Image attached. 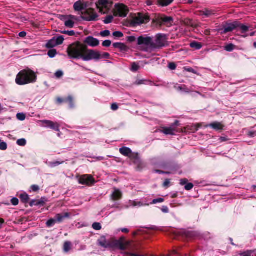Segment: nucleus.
Wrapping results in <instances>:
<instances>
[{
	"instance_id": "obj_1",
	"label": "nucleus",
	"mask_w": 256,
	"mask_h": 256,
	"mask_svg": "<svg viewBox=\"0 0 256 256\" xmlns=\"http://www.w3.org/2000/svg\"><path fill=\"white\" fill-rule=\"evenodd\" d=\"M37 76L36 73L30 68L21 70L17 74L16 82L20 86L27 84L36 82Z\"/></svg>"
},
{
	"instance_id": "obj_2",
	"label": "nucleus",
	"mask_w": 256,
	"mask_h": 256,
	"mask_svg": "<svg viewBox=\"0 0 256 256\" xmlns=\"http://www.w3.org/2000/svg\"><path fill=\"white\" fill-rule=\"evenodd\" d=\"M92 4L90 0H81V19L88 22L96 20L98 15L91 8Z\"/></svg>"
},
{
	"instance_id": "obj_3",
	"label": "nucleus",
	"mask_w": 256,
	"mask_h": 256,
	"mask_svg": "<svg viewBox=\"0 0 256 256\" xmlns=\"http://www.w3.org/2000/svg\"><path fill=\"white\" fill-rule=\"evenodd\" d=\"M138 45L144 52H149L153 50L152 38L147 36H140L138 38Z\"/></svg>"
},
{
	"instance_id": "obj_4",
	"label": "nucleus",
	"mask_w": 256,
	"mask_h": 256,
	"mask_svg": "<svg viewBox=\"0 0 256 256\" xmlns=\"http://www.w3.org/2000/svg\"><path fill=\"white\" fill-rule=\"evenodd\" d=\"M99 52L92 50H83L82 46L81 44V58L84 61L91 60H98L99 58Z\"/></svg>"
},
{
	"instance_id": "obj_5",
	"label": "nucleus",
	"mask_w": 256,
	"mask_h": 256,
	"mask_svg": "<svg viewBox=\"0 0 256 256\" xmlns=\"http://www.w3.org/2000/svg\"><path fill=\"white\" fill-rule=\"evenodd\" d=\"M113 2L110 0H98L96 6L100 12L108 14L112 8Z\"/></svg>"
},
{
	"instance_id": "obj_6",
	"label": "nucleus",
	"mask_w": 256,
	"mask_h": 256,
	"mask_svg": "<svg viewBox=\"0 0 256 256\" xmlns=\"http://www.w3.org/2000/svg\"><path fill=\"white\" fill-rule=\"evenodd\" d=\"M167 38L165 34H158L156 36L154 40H152L153 50L160 49L167 45Z\"/></svg>"
},
{
	"instance_id": "obj_7",
	"label": "nucleus",
	"mask_w": 256,
	"mask_h": 256,
	"mask_svg": "<svg viewBox=\"0 0 256 256\" xmlns=\"http://www.w3.org/2000/svg\"><path fill=\"white\" fill-rule=\"evenodd\" d=\"M68 53L71 58H78L80 56V42L70 44L68 48Z\"/></svg>"
},
{
	"instance_id": "obj_8",
	"label": "nucleus",
	"mask_w": 256,
	"mask_h": 256,
	"mask_svg": "<svg viewBox=\"0 0 256 256\" xmlns=\"http://www.w3.org/2000/svg\"><path fill=\"white\" fill-rule=\"evenodd\" d=\"M174 234L176 236H181L182 238L186 239L194 238L198 236V234L196 232L185 229L180 230L176 232Z\"/></svg>"
},
{
	"instance_id": "obj_9",
	"label": "nucleus",
	"mask_w": 256,
	"mask_h": 256,
	"mask_svg": "<svg viewBox=\"0 0 256 256\" xmlns=\"http://www.w3.org/2000/svg\"><path fill=\"white\" fill-rule=\"evenodd\" d=\"M115 16L126 17L128 12V8L122 4H116L113 10Z\"/></svg>"
},
{
	"instance_id": "obj_10",
	"label": "nucleus",
	"mask_w": 256,
	"mask_h": 256,
	"mask_svg": "<svg viewBox=\"0 0 256 256\" xmlns=\"http://www.w3.org/2000/svg\"><path fill=\"white\" fill-rule=\"evenodd\" d=\"M61 20L64 22V25L70 28L74 26V22L78 20V18L72 15L62 16Z\"/></svg>"
},
{
	"instance_id": "obj_11",
	"label": "nucleus",
	"mask_w": 256,
	"mask_h": 256,
	"mask_svg": "<svg viewBox=\"0 0 256 256\" xmlns=\"http://www.w3.org/2000/svg\"><path fill=\"white\" fill-rule=\"evenodd\" d=\"M149 18L148 16L142 14H138V16L132 19V24L134 26H136L143 23L147 22Z\"/></svg>"
},
{
	"instance_id": "obj_12",
	"label": "nucleus",
	"mask_w": 256,
	"mask_h": 256,
	"mask_svg": "<svg viewBox=\"0 0 256 256\" xmlns=\"http://www.w3.org/2000/svg\"><path fill=\"white\" fill-rule=\"evenodd\" d=\"M130 158L136 166V168L138 170H141L144 167V164L142 162L138 154L135 153L131 154L130 156Z\"/></svg>"
},
{
	"instance_id": "obj_13",
	"label": "nucleus",
	"mask_w": 256,
	"mask_h": 256,
	"mask_svg": "<svg viewBox=\"0 0 256 256\" xmlns=\"http://www.w3.org/2000/svg\"><path fill=\"white\" fill-rule=\"evenodd\" d=\"M40 122L42 124L43 126L50 128L56 132L60 130V125L57 122H54L48 120H42L40 121Z\"/></svg>"
},
{
	"instance_id": "obj_14",
	"label": "nucleus",
	"mask_w": 256,
	"mask_h": 256,
	"mask_svg": "<svg viewBox=\"0 0 256 256\" xmlns=\"http://www.w3.org/2000/svg\"><path fill=\"white\" fill-rule=\"evenodd\" d=\"M239 22H234L232 23H228L226 24L224 26L223 28V33L226 34L228 32H232L234 29L238 28V26H239Z\"/></svg>"
},
{
	"instance_id": "obj_15",
	"label": "nucleus",
	"mask_w": 256,
	"mask_h": 256,
	"mask_svg": "<svg viewBox=\"0 0 256 256\" xmlns=\"http://www.w3.org/2000/svg\"><path fill=\"white\" fill-rule=\"evenodd\" d=\"M81 184H86L87 186H91L94 184L95 180L90 175H83L81 176Z\"/></svg>"
},
{
	"instance_id": "obj_16",
	"label": "nucleus",
	"mask_w": 256,
	"mask_h": 256,
	"mask_svg": "<svg viewBox=\"0 0 256 256\" xmlns=\"http://www.w3.org/2000/svg\"><path fill=\"white\" fill-rule=\"evenodd\" d=\"M117 248L120 250H124V248L123 246L117 240L112 238L108 240V248Z\"/></svg>"
},
{
	"instance_id": "obj_17",
	"label": "nucleus",
	"mask_w": 256,
	"mask_h": 256,
	"mask_svg": "<svg viewBox=\"0 0 256 256\" xmlns=\"http://www.w3.org/2000/svg\"><path fill=\"white\" fill-rule=\"evenodd\" d=\"M84 42L92 47H96L99 45V40L92 36H88L84 40Z\"/></svg>"
},
{
	"instance_id": "obj_18",
	"label": "nucleus",
	"mask_w": 256,
	"mask_h": 256,
	"mask_svg": "<svg viewBox=\"0 0 256 256\" xmlns=\"http://www.w3.org/2000/svg\"><path fill=\"white\" fill-rule=\"evenodd\" d=\"M47 201L48 200L46 198L42 197L40 200H34L30 201L29 204L30 206H44Z\"/></svg>"
},
{
	"instance_id": "obj_19",
	"label": "nucleus",
	"mask_w": 256,
	"mask_h": 256,
	"mask_svg": "<svg viewBox=\"0 0 256 256\" xmlns=\"http://www.w3.org/2000/svg\"><path fill=\"white\" fill-rule=\"evenodd\" d=\"M161 132L166 135H174L175 132H176V128H172V126L168 128L164 127L162 128Z\"/></svg>"
},
{
	"instance_id": "obj_20",
	"label": "nucleus",
	"mask_w": 256,
	"mask_h": 256,
	"mask_svg": "<svg viewBox=\"0 0 256 256\" xmlns=\"http://www.w3.org/2000/svg\"><path fill=\"white\" fill-rule=\"evenodd\" d=\"M199 15L200 16H205L206 18L210 17L214 14V10L206 8L204 10L198 12Z\"/></svg>"
},
{
	"instance_id": "obj_21",
	"label": "nucleus",
	"mask_w": 256,
	"mask_h": 256,
	"mask_svg": "<svg viewBox=\"0 0 256 256\" xmlns=\"http://www.w3.org/2000/svg\"><path fill=\"white\" fill-rule=\"evenodd\" d=\"M174 88L176 90L186 93H189L190 92L186 85H180L178 84H176L174 86Z\"/></svg>"
},
{
	"instance_id": "obj_22",
	"label": "nucleus",
	"mask_w": 256,
	"mask_h": 256,
	"mask_svg": "<svg viewBox=\"0 0 256 256\" xmlns=\"http://www.w3.org/2000/svg\"><path fill=\"white\" fill-rule=\"evenodd\" d=\"M69 216V214L68 212L59 214L56 216L55 218L56 222H62L66 218Z\"/></svg>"
},
{
	"instance_id": "obj_23",
	"label": "nucleus",
	"mask_w": 256,
	"mask_h": 256,
	"mask_svg": "<svg viewBox=\"0 0 256 256\" xmlns=\"http://www.w3.org/2000/svg\"><path fill=\"white\" fill-rule=\"evenodd\" d=\"M120 154L124 156H128L130 158V156L133 154L131 150L126 147H122L120 149Z\"/></svg>"
},
{
	"instance_id": "obj_24",
	"label": "nucleus",
	"mask_w": 256,
	"mask_h": 256,
	"mask_svg": "<svg viewBox=\"0 0 256 256\" xmlns=\"http://www.w3.org/2000/svg\"><path fill=\"white\" fill-rule=\"evenodd\" d=\"M208 126L211 127L216 130H222L224 128V126L221 123L218 122H214L212 123L209 125L206 126V127Z\"/></svg>"
},
{
	"instance_id": "obj_25",
	"label": "nucleus",
	"mask_w": 256,
	"mask_h": 256,
	"mask_svg": "<svg viewBox=\"0 0 256 256\" xmlns=\"http://www.w3.org/2000/svg\"><path fill=\"white\" fill-rule=\"evenodd\" d=\"M114 48H118L121 51H126L128 50V48L124 44L121 42H116L112 44Z\"/></svg>"
},
{
	"instance_id": "obj_26",
	"label": "nucleus",
	"mask_w": 256,
	"mask_h": 256,
	"mask_svg": "<svg viewBox=\"0 0 256 256\" xmlns=\"http://www.w3.org/2000/svg\"><path fill=\"white\" fill-rule=\"evenodd\" d=\"M98 244L102 247L106 248H108V240H106L104 236H102L98 240Z\"/></svg>"
},
{
	"instance_id": "obj_27",
	"label": "nucleus",
	"mask_w": 256,
	"mask_h": 256,
	"mask_svg": "<svg viewBox=\"0 0 256 256\" xmlns=\"http://www.w3.org/2000/svg\"><path fill=\"white\" fill-rule=\"evenodd\" d=\"M117 240L119 241L120 242L123 246L124 248V250H126L130 245L131 242L130 241H126L125 238L124 236L120 238V239Z\"/></svg>"
},
{
	"instance_id": "obj_28",
	"label": "nucleus",
	"mask_w": 256,
	"mask_h": 256,
	"mask_svg": "<svg viewBox=\"0 0 256 256\" xmlns=\"http://www.w3.org/2000/svg\"><path fill=\"white\" fill-rule=\"evenodd\" d=\"M160 21L164 24H171L173 21V18L171 16H163L160 18Z\"/></svg>"
},
{
	"instance_id": "obj_29",
	"label": "nucleus",
	"mask_w": 256,
	"mask_h": 256,
	"mask_svg": "<svg viewBox=\"0 0 256 256\" xmlns=\"http://www.w3.org/2000/svg\"><path fill=\"white\" fill-rule=\"evenodd\" d=\"M174 0H157L158 4L162 6H166L170 4Z\"/></svg>"
},
{
	"instance_id": "obj_30",
	"label": "nucleus",
	"mask_w": 256,
	"mask_h": 256,
	"mask_svg": "<svg viewBox=\"0 0 256 256\" xmlns=\"http://www.w3.org/2000/svg\"><path fill=\"white\" fill-rule=\"evenodd\" d=\"M68 104L70 108H72L74 107V102L73 98L70 96L67 98H64V102Z\"/></svg>"
},
{
	"instance_id": "obj_31",
	"label": "nucleus",
	"mask_w": 256,
	"mask_h": 256,
	"mask_svg": "<svg viewBox=\"0 0 256 256\" xmlns=\"http://www.w3.org/2000/svg\"><path fill=\"white\" fill-rule=\"evenodd\" d=\"M20 198L22 202L24 204H26L30 200L28 195L26 193H22L20 194Z\"/></svg>"
},
{
	"instance_id": "obj_32",
	"label": "nucleus",
	"mask_w": 256,
	"mask_h": 256,
	"mask_svg": "<svg viewBox=\"0 0 256 256\" xmlns=\"http://www.w3.org/2000/svg\"><path fill=\"white\" fill-rule=\"evenodd\" d=\"M57 46L56 42L55 39L53 38L50 40H48L46 44V47L48 48H53Z\"/></svg>"
},
{
	"instance_id": "obj_33",
	"label": "nucleus",
	"mask_w": 256,
	"mask_h": 256,
	"mask_svg": "<svg viewBox=\"0 0 256 256\" xmlns=\"http://www.w3.org/2000/svg\"><path fill=\"white\" fill-rule=\"evenodd\" d=\"M190 46L192 48H194L196 50L200 49L202 47V45L200 43L196 42H191Z\"/></svg>"
},
{
	"instance_id": "obj_34",
	"label": "nucleus",
	"mask_w": 256,
	"mask_h": 256,
	"mask_svg": "<svg viewBox=\"0 0 256 256\" xmlns=\"http://www.w3.org/2000/svg\"><path fill=\"white\" fill-rule=\"evenodd\" d=\"M122 198V193H112L111 198L113 200H118Z\"/></svg>"
},
{
	"instance_id": "obj_35",
	"label": "nucleus",
	"mask_w": 256,
	"mask_h": 256,
	"mask_svg": "<svg viewBox=\"0 0 256 256\" xmlns=\"http://www.w3.org/2000/svg\"><path fill=\"white\" fill-rule=\"evenodd\" d=\"M183 22H184V24L188 26H190L192 27H194L196 26V25L194 24L193 21L190 18L184 19L183 20Z\"/></svg>"
},
{
	"instance_id": "obj_36",
	"label": "nucleus",
	"mask_w": 256,
	"mask_h": 256,
	"mask_svg": "<svg viewBox=\"0 0 256 256\" xmlns=\"http://www.w3.org/2000/svg\"><path fill=\"white\" fill-rule=\"evenodd\" d=\"M239 25L240 26H238V28H240L242 34L246 33V32H248V30L249 28H250V26L244 25L242 24H241L240 22H239Z\"/></svg>"
},
{
	"instance_id": "obj_37",
	"label": "nucleus",
	"mask_w": 256,
	"mask_h": 256,
	"mask_svg": "<svg viewBox=\"0 0 256 256\" xmlns=\"http://www.w3.org/2000/svg\"><path fill=\"white\" fill-rule=\"evenodd\" d=\"M54 38L55 39V41L56 42L57 46L62 44L64 40V38L62 36H59L58 37H54Z\"/></svg>"
},
{
	"instance_id": "obj_38",
	"label": "nucleus",
	"mask_w": 256,
	"mask_h": 256,
	"mask_svg": "<svg viewBox=\"0 0 256 256\" xmlns=\"http://www.w3.org/2000/svg\"><path fill=\"white\" fill-rule=\"evenodd\" d=\"M71 244L69 242H66L64 244V250L68 252L70 249Z\"/></svg>"
},
{
	"instance_id": "obj_39",
	"label": "nucleus",
	"mask_w": 256,
	"mask_h": 256,
	"mask_svg": "<svg viewBox=\"0 0 256 256\" xmlns=\"http://www.w3.org/2000/svg\"><path fill=\"white\" fill-rule=\"evenodd\" d=\"M56 54V50L55 49H51L48 50V55L50 58H54Z\"/></svg>"
},
{
	"instance_id": "obj_40",
	"label": "nucleus",
	"mask_w": 256,
	"mask_h": 256,
	"mask_svg": "<svg viewBox=\"0 0 256 256\" xmlns=\"http://www.w3.org/2000/svg\"><path fill=\"white\" fill-rule=\"evenodd\" d=\"M16 144L22 146H24L26 144V141L24 138H20L17 140Z\"/></svg>"
},
{
	"instance_id": "obj_41",
	"label": "nucleus",
	"mask_w": 256,
	"mask_h": 256,
	"mask_svg": "<svg viewBox=\"0 0 256 256\" xmlns=\"http://www.w3.org/2000/svg\"><path fill=\"white\" fill-rule=\"evenodd\" d=\"M56 219L54 220V219L51 218L47 221V222L46 223V226L48 227H52L56 224Z\"/></svg>"
},
{
	"instance_id": "obj_42",
	"label": "nucleus",
	"mask_w": 256,
	"mask_h": 256,
	"mask_svg": "<svg viewBox=\"0 0 256 256\" xmlns=\"http://www.w3.org/2000/svg\"><path fill=\"white\" fill-rule=\"evenodd\" d=\"M98 57H99L98 60L100 59L108 58L110 57V54L108 52H104L101 54L99 52V56Z\"/></svg>"
},
{
	"instance_id": "obj_43",
	"label": "nucleus",
	"mask_w": 256,
	"mask_h": 256,
	"mask_svg": "<svg viewBox=\"0 0 256 256\" xmlns=\"http://www.w3.org/2000/svg\"><path fill=\"white\" fill-rule=\"evenodd\" d=\"M234 46H235L233 44H230L226 45L224 47V49H225V50H226L228 52H232L234 50Z\"/></svg>"
},
{
	"instance_id": "obj_44",
	"label": "nucleus",
	"mask_w": 256,
	"mask_h": 256,
	"mask_svg": "<svg viewBox=\"0 0 256 256\" xmlns=\"http://www.w3.org/2000/svg\"><path fill=\"white\" fill-rule=\"evenodd\" d=\"M113 18L114 17L112 16H108L106 18L105 20H104V22L105 24H110L112 22Z\"/></svg>"
},
{
	"instance_id": "obj_45",
	"label": "nucleus",
	"mask_w": 256,
	"mask_h": 256,
	"mask_svg": "<svg viewBox=\"0 0 256 256\" xmlns=\"http://www.w3.org/2000/svg\"><path fill=\"white\" fill-rule=\"evenodd\" d=\"M92 228L94 230H101V228H102L101 225H100V223H99V222L94 223L92 225Z\"/></svg>"
},
{
	"instance_id": "obj_46",
	"label": "nucleus",
	"mask_w": 256,
	"mask_h": 256,
	"mask_svg": "<svg viewBox=\"0 0 256 256\" xmlns=\"http://www.w3.org/2000/svg\"><path fill=\"white\" fill-rule=\"evenodd\" d=\"M63 162H60L58 161L50 162H49V166L52 168H54V167L58 166L60 164H62Z\"/></svg>"
},
{
	"instance_id": "obj_47",
	"label": "nucleus",
	"mask_w": 256,
	"mask_h": 256,
	"mask_svg": "<svg viewBox=\"0 0 256 256\" xmlns=\"http://www.w3.org/2000/svg\"><path fill=\"white\" fill-rule=\"evenodd\" d=\"M64 76V72L61 70H58L54 74V76L56 78H60Z\"/></svg>"
},
{
	"instance_id": "obj_48",
	"label": "nucleus",
	"mask_w": 256,
	"mask_h": 256,
	"mask_svg": "<svg viewBox=\"0 0 256 256\" xmlns=\"http://www.w3.org/2000/svg\"><path fill=\"white\" fill-rule=\"evenodd\" d=\"M164 202V199L162 198H156L152 200V201L150 202V204H156L157 203H160Z\"/></svg>"
},
{
	"instance_id": "obj_49",
	"label": "nucleus",
	"mask_w": 256,
	"mask_h": 256,
	"mask_svg": "<svg viewBox=\"0 0 256 256\" xmlns=\"http://www.w3.org/2000/svg\"><path fill=\"white\" fill-rule=\"evenodd\" d=\"M140 68V66L136 63L134 62L132 65L131 70L133 72H136Z\"/></svg>"
},
{
	"instance_id": "obj_50",
	"label": "nucleus",
	"mask_w": 256,
	"mask_h": 256,
	"mask_svg": "<svg viewBox=\"0 0 256 256\" xmlns=\"http://www.w3.org/2000/svg\"><path fill=\"white\" fill-rule=\"evenodd\" d=\"M8 146L6 142H0V150H5L7 149Z\"/></svg>"
},
{
	"instance_id": "obj_51",
	"label": "nucleus",
	"mask_w": 256,
	"mask_h": 256,
	"mask_svg": "<svg viewBox=\"0 0 256 256\" xmlns=\"http://www.w3.org/2000/svg\"><path fill=\"white\" fill-rule=\"evenodd\" d=\"M60 32L62 34H66L68 36H72L74 35V32L73 30H64L61 31Z\"/></svg>"
},
{
	"instance_id": "obj_52",
	"label": "nucleus",
	"mask_w": 256,
	"mask_h": 256,
	"mask_svg": "<svg viewBox=\"0 0 256 256\" xmlns=\"http://www.w3.org/2000/svg\"><path fill=\"white\" fill-rule=\"evenodd\" d=\"M16 118L18 120H24L26 118V116L23 113H18L16 114Z\"/></svg>"
},
{
	"instance_id": "obj_53",
	"label": "nucleus",
	"mask_w": 256,
	"mask_h": 256,
	"mask_svg": "<svg viewBox=\"0 0 256 256\" xmlns=\"http://www.w3.org/2000/svg\"><path fill=\"white\" fill-rule=\"evenodd\" d=\"M112 35L114 37L122 38L124 36L122 32L119 31L114 32L112 33Z\"/></svg>"
},
{
	"instance_id": "obj_54",
	"label": "nucleus",
	"mask_w": 256,
	"mask_h": 256,
	"mask_svg": "<svg viewBox=\"0 0 256 256\" xmlns=\"http://www.w3.org/2000/svg\"><path fill=\"white\" fill-rule=\"evenodd\" d=\"M74 7L76 11L78 12H80V0L76 2L74 4Z\"/></svg>"
},
{
	"instance_id": "obj_55",
	"label": "nucleus",
	"mask_w": 256,
	"mask_h": 256,
	"mask_svg": "<svg viewBox=\"0 0 256 256\" xmlns=\"http://www.w3.org/2000/svg\"><path fill=\"white\" fill-rule=\"evenodd\" d=\"M100 35L102 37H106L110 35V32L108 30L102 31L100 33Z\"/></svg>"
},
{
	"instance_id": "obj_56",
	"label": "nucleus",
	"mask_w": 256,
	"mask_h": 256,
	"mask_svg": "<svg viewBox=\"0 0 256 256\" xmlns=\"http://www.w3.org/2000/svg\"><path fill=\"white\" fill-rule=\"evenodd\" d=\"M11 203L13 206H16L18 205L19 200L16 198H13L11 199Z\"/></svg>"
},
{
	"instance_id": "obj_57",
	"label": "nucleus",
	"mask_w": 256,
	"mask_h": 256,
	"mask_svg": "<svg viewBox=\"0 0 256 256\" xmlns=\"http://www.w3.org/2000/svg\"><path fill=\"white\" fill-rule=\"evenodd\" d=\"M193 187L194 185L192 183L186 184L184 186L186 190H190Z\"/></svg>"
},
{
	"instance_id": "obj_58",
	"label": "nucleus",
	"mask_w": 256,
	"mask_h": 256,
	"mask_svg": "<svg viewBox=\"0 0 256 256\" xmlns=\"http://www.w3.org/2000/svg\"><path fill=\"white\" fill-rule=\"evenodd\" d=\"M169 256H180L179 254L176 250H172L169 252Z\"/></svg>"
},
{
	"instance_id": "obj_59",
	"label": "nucleus",
	"mask_w": 256,
	"mask_h": 256,
	"mask_svg": "<svg viewBox=\"0 0 256 256\" xmlns=\"http://www.w3.org/2000/svg\"><path fill=\"white\" fill-rule=\"evenodd\" d=\"M112 42L110 40H106L103 42L102 45L104 47H108L110 46Z\"/></svg>"
},
{
	"instance_id": "obj_60",
	"label": "nucleus",
	"mask_w": 256,
	"mask_h": 256,
	"mask_svg": "<svg viewBox=\"0 0 256 256\" xmlns=\"http://www.w3.org/2000/svg\"><path fill=\"white\" fill-rule=\"evenodd\" d=\"M136 38L134 36H130L127 37V40L130 42H132L136 41Z\"/></svg>"
},
{
	"instance_id": "obj_61",
	"label": "nucleus",
	"mask_w": 256,
	"mask_h": 256,
	"mask_svg": "<svg viewBox=\"0 0 256 256\" xmlns=\"http://www.w3.org/2000/svg\"><path fill=\"white\" fill-rule=\"evenodd\" d=\"M168 67L171 70H174L176 68V65L174 63L171 62L169 64Z\"/></svg>"
},
{
	"instance_id": "obj_62",
	"label": "nucleus",
	"mask_w": 256,
	"mask_h": 256,
	"mask_svg": "<svg viewBox=\"0 0 256 256\" xmlns=\"http://www.w3.org/2000/svg\"><path fill=\"white\" fill-rule=\"evenodd\" d=\"M31 188L34 192H37L40 190V188L37 185H32L31 186Z\"/></svg>"
},
{
	"instance_id": "obj_63",
	"label": "nucleus",
	"mask_w": 256,
	"mask_h": 256,
	"mask_svg": "<svg viewBox=\"0 0 256 256\" xmlns=\"http://www.w3.org/2000/svg\"><path fill=\"white\" fill-rule=\"evenodd\" d=\"M161 210L164 213H168L169 212V209L167 206H162Z\"/></svg>"
},
{
	"instance_id": "obj_64",
	"label": "nucleus",
	"mask_w": 256,
	"mask_h": 256,
	"mask_svg": "<svg viewBox=\"0 0 256 256\" xmlns=\"http://www.w3.org/2000/svg\"><path fill=\"white\" fill-rule=\"evenodd\" d=\"M118 107L116 104L114 103L111 106V109L113 110H116L118 109Z\"/></svg>"
}]
</instances>
